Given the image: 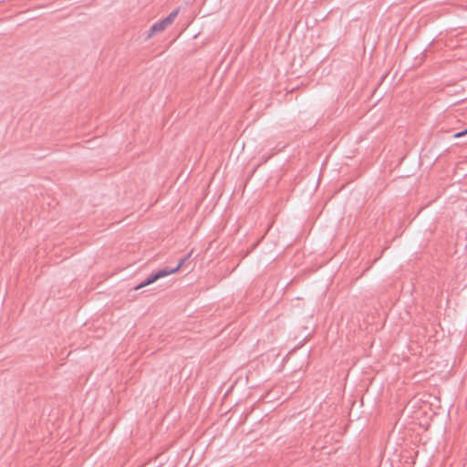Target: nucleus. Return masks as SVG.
<instances>
[{
  "mask_svg": "<svg viewBox=\"0 0 467 467\" xmlns=\"http://www.w3.org/2000/svg\"><path fill=\"white\" fill-rule=\"evenodd\" d=\"M191 255H192V252L189 253L187 255H185L183 258H182L180 260L179 264L175 267H172V268L164 267V268L159 270L158 272H156L155 274L150 275L144 281H142L140 284L136 285L134 287V289L135 290L140 289L146 285H149L154 283L155 281L159 280L160 278H162L164 276H167L170 274H173V273L177 272L181 267H182L184 265L185 262L189 260Z\"/></svg>",
  "mask_w": 467,
  "mask_h": 467,
  "instance_id": "f257e3e1",
  "label": "nucleus"
},
{
  "mask_svg": "<svg viewBox=\"0 0 467 467\" xmlns=\"http://www.w3.org/2000/svg\"><path fill=\"white\" fill-rule=\"evenodd\" d=\"M179 14V9L173 10L165 18L154 23L148 33L147 38L151 37L155 33L163 31L168 26L171 25Z\"/></svg>",
  "mask_w": 467,
  "mask_h": 467,
  "instance_id": "f03ea898",
  "label": "nucleus"
},
{
  "mask_svg": "<svg viewBox=\"0 0 467 467\" xmlns=\"http://www.w3.org/2000/svg\"><path fill=\"white\" fill-rule=\"evenodd\" d=\"M467 135V129H465L464 130L462 131H460V132H457L454 134V138H461V137H463Z\"/></svg>",
  "mask_w": 467,
  "mask_h": 467,
  "instance_id": "7ed1b4c3",
  "label": "nucleus"
}]
</instances>
